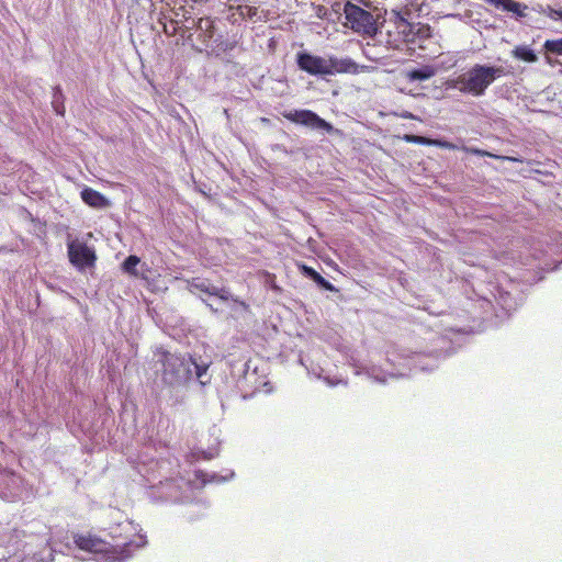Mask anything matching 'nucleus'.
<instances>
[{
	"instance_id": "f257e3e1",
	"label": "nucleus",
	"mask_w": 562,
	"mask_h": 562,
	"mask_svg": "<svg viewBox=\"0 0 562 562\" xmlns=\"http://www.w3.org/2000/svg\"><path fill=\"white\" fill-rule=\"evenodd\" d=\"M296 65L302 71L312 76H333L335 74L357 75L360 72V69L363 68L348 57L337 58L330 56L326 59L307 52L296 54Z\"/></svg>"
},
{
	"instance_id": "f03ea898",
	"label": "nucleus",
	"mask_w": 562,
	"mask_h": 562,
	"mask_svg": "<svg viewBox=\"0 0 562 562\" xmlns=\"http://www.w3.org/2000/svg\"><path fill=\"white\" fill-rule=\"evenodd\" d=\"M502 67H492L484 65H474L467 72L458 76L449 83L450 87L458 89L462 93L473 97L484 94L487 87L496 79L504 75Z\"/></svg>"
},
{
	"instance_id": "7ed1b4c3",
	"label": "nucleus",
	"mask_w": 562,
	"mask_h": 562,
	"mask_svg": "<svg viewBox=\"0 0 562 562\" xmlns=\"http://www.w3.org/2000/svg\"><path fill=\"white\" fill-rule=\"evenodd\" d=\"M74 541L80 550L100 555L104 562H125L133 555L132 543L114 546L91 533H77Z\"/></svg>"
},
{
	"instance_id": "20e7f679",
	"label": "nucleus",
	"mask_w": 562,
	"mask_h": 562,
	"mask_svg": "<svg viewBox=\"0 0 562 562\" xmlns=\"http://www.w3.org/2000/svg\"><path fill=\"white\" fill-rule=\"evenodd\" d=\"M361 4L367 5L364 0L347 1L344 5L345 25L363 37H374L378 34V21L375 16Z\"/></svg>"
},
{
	"instance_id": "39448f33",
	"label": "nucleus",
	"mask_w": 562,
	"mask_h": 562,
	"mask_svg": "<svg viewBox=\"0 0 562 562\" xmlns=\"http://www.w3.org/2000/svg\"><path fill=\"white\" fill-rule=\"evenodd\" d=\"M390 27L391 29L386 32V42L395 48H398L402 44H414L418 38H427L430 36L429 26L411 23L400 14H396V16L390 21Z\"/></svg>"
},
{
	"instance_id": "423d86ee",
	"label": "nucleus",
	"mask_w": 562,
	"mask_h": 562,
	"mask_svg": "<svg viewBox=\"0 0 562 562\" xmlns=\"http://www.w3.org/2000/svg\"><path fill=\"white\" fill-rule=\"evenodd\" d=\"M155 357L162 367L161 378L165 383L173 385L190 376L191 370L184 358L164 349L157 350Z\"/></svg>"
},
{
	"instance_id": "0eeeda50",
	"label": "nucleus",
	"mask_w": 562,
	"mask_h": 562,
	"mask_svg": "<svg viewBox=\"0 0 562 562\" xmlns=\"http://www.w3.org/2000/svg\"><path fill=\"white\" fill-rule=\"evenodd\" d=\"M283 117L290 122L311 126L313 128L324 130L327 133H331L334 127L330 123L319 117L315 112L311 110H294L282 113Z\"/></svg>"
},
{
	"instance_id": "6e6552de",
	"label": "nucleus",
	"mask_w": 562,
	"mask_h": 562,
	"mask_svg": "<svg viewBox=\"0 0 562 562\" xmlns=\"http://www.w3.org/2000/svg\"><path fill=\"white\" fill-rule=\"evenodd\" d=\"M67 248L69 261L76 268L81 270L94 265L95 254L85 243L72 240L68 243Z\"/></svg>"
},
{
	"instance_id": "1a4fd4ad",
	"label": "nucleus",
	"mask_w": 562,
	"mask_h": 562,
	"mask_svg": "<svg viewBox=\"0 0 562 562\" xmlns=\"http://www.w3.org/2000/svg\"><path fill=\"white\" fill-rule=\"evenodd\" d=\"M496 9H501L505 12H512L517 18H525L527 15L528 7L524 3L515 0H484Z\"/></svg>"
},
{
	"instance_id": "9d476101",
	"label": "nucleus",
	"mask_w": 562,
	"mask_h": 562,
	"mask_svg": "<svg viewBox=\"0 0 562 562\" xmlns=\"http://www.w3.org/2000/svg\"><path fill=\"white\" fill-rule=\"evenodd\" d=\"M80 196L82 201L94 209H105L110 206V201L99 191L86 187L81 190Z\"/></svg>"
},
{
	"instance_id": "9b49d317",
	"label": "nucleus",
	"mask_w": 562,
	"mask_h": 562,
	"mask_svg": "<svg viewBox=\"0 0 562 562\" xmlns=\"http://www.w3.org/2000/svg\"><path fill=\"white\" fill-rule=\"evenodd\" d=\"M403 139L406 143H411V144L436 146V147L445 148V149H452V150H454V149L458 148L457 145H454L451 142L445 140V139H434V138H428V137H425V136L413 135V134H405L403 136Z\"/></svg>"
},
{
	"instance_id": "f8f14e48",
	"label": "nucleus",
	"mask_w": 562,
	"mask_h": 562,
	"mask_svg": "<svg viewBox=\"0 0 562 562\" xmlns=\"http://www.w3.org/2000/svg\"><path fill=\"white\" fill-rule=\"evenodd\" d=\"M544 57L548 64H562L558 60L562 56V38L547 40L543 44Z\"/></svg>"
},
{
	"instance_id": "ddd939ff",
	"label": "nucleus",
	"mask_w": 562,
	"mask_h": 562,
	"mask_svg": "<svg viewBox=\"0 0 562 562\" xmlns=\"http://www.w3.org/2000/svg\"><path fill=\"white\" fill-rule=\"evenodd\" d=\"M188 289L192 293H194V291H200L209 295H212L215 285L211 284V282L206 279L192 278L191 280H188Z\"/></svg>"
},
{
	"instance_id": "4468645a",
	"label": "nucleus",
	"mask_w": 562,
	"mask_h": 562,
	"mask_svg": "<svg viewBox=\"0 0 562 562\" xmlns=\"http://www.w3.org/2000/svg\"><path fill=\"white\" fill-rule=\"evenodd\" d=\"M303 272L306 277L311 278L315 283H317L321 288L327 290V291H335V286L326 280L324 277H322L316 270H314L311 267L303 266L302 267Z\"/></svg>"
},
{
	"instance_id": "2eb2a0df",
	"label": "nucleus",
	"mask_w": 562,
	"mask_h": 562,
	"mask_svg": "<svg viewBox=\"0 0 562 562\" xmlns=\"http://www.w3.org/2000/svg\"><path fill=\"white\" fill-rule=\"evenodd\" d=\"M461 149L463 151H465V153H469V154H472V155H476V156H481V157H491V158L499 159V160H509V161H515V162H522V159H520V158L495 155V154H492V153H490L487 150L480 149V148H472V147L463 146Z\"/></svg>"
},
{
	"instance_id": "dca6fc26",
	"label": "nucleus",
	"mask_w": 562,
	"mask_h": 562,
	"mask_svg": "<svg viewBox=\"0 0 562 562\" xmlns=\"http://www.w3.org/2000/svg\"><path fill=\"white\" fill-rule=\"evenodd\" d=\"M435 75V70L430 66H424L418 69H413L407 72L409 80H427Z\"/></svg>"
},
{
	"instance_id": "f3484780",
	"label": "nucleus",
	"mask_w": 562,
	"mask_h": 562,
	"mask_svg": "<svg viewBox=\"0 0 562 562\" xmlns=\"http://www.w3.org/2000/svg\"><path fill=\"white\" fill-rule=\"evenodd\" d=\"M513 56L517 59L527 61V63H535L537 61V55L533 53L532 49H530L528 46H517L513 50Z\"/></svg>"
},
{
	"instance_id": "a211bd4d",
	"label": "nucleus",
	"mask_w": 562,
	"mask_h": 562,
	"mask_svg": "<svg viewBox=\"0 0 562 562\" xmlns=\"http://www.w3.org/2000/svg\"><path fill=\"white\" fill-rule=\"evenodd\" d=\"M212 295L221 299L222 301L232 300L235 303L239 304L244 310H248L249 308V305L246 302L240 301L238 297H234L231 294V292L227 289H225V288H217V286H215L214 292H212Z\"/></svg>"
},
{
	"instance_id": "6ab92c4d",
	"label": "nucleus",
	"mask_w": 562,
	"mask_h": 562,
	"mask_svg": "<svg viewBox=\"0 0 562 562\" xmlns=\"http://www.w3.org/2000/svg\"><path fill=\"white\" fill-rule=\"evenodd\" d=\"M139 258L135 255L128 256L123 262V270L130 274L137 276L136 266L139 263Z\"/></svg>"
},
{
	"instance_id": "aec40b11",
	"label": "nucleus",
	"mask_w": 562,
	"mask_h": 562,
	"mask_svg": "<svg viewBox=\"0 0 562 562\" xmlns=\"http://www.w3.org/2000/svg\"><path fill=\"white\" fill-rule=\"evenodd\" d=\"M246 12H241V14H246L248 18H252L257 14V8L256 7H245Z\"/></svg>"
},
{
	"instance_id": "412c9836",
	"label": "nucleus",
	"mask_w": 562,
	"mask_h": 562,
	"mask_svg": "<svg viewBox=\"0 0 562 562\" xmlns=\"http://www.w3.org/2000/svg\"><path fill=\"white\" fill-rule=\"evenodd\" d=\"M548 15L553 20L562 19V10L550 9Z\"/></svg>"
},
{
	"instance_id": "4be33fe9",
	"label": "nucleus",
	"mask_w": 562,
	"mask_h": 562,
	"mask_svg": "<svg viewBox=\"0 0 562 562\" xmlns=\"http://www.w3.org/2000/svg\"><path fill=\"white\" fill-rule=\"evenodd\" d=\"M400 117H402V119H407V120H416V119H417L413 113H411V112H408V111H404V112H402V113L400 114Z\"/></svg>"
},
{
	"instance_id": "5701e85b",
	"label": "nucleus",
	"mask_w": 562,
	"mask_h": 562,
	"mask_svg": "<svg viewBox=\"0 0 562 562\" xmlns=\"http://www.w3.org/2000/svg\"><path fill=\"white\" fill-rule=\"evenodd\" d=\"M56 112L60 115H64V106L61 109L55 108Z\"/></svg>"
}]
</instances>
